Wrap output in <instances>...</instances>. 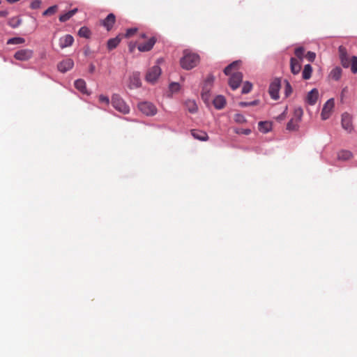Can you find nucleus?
<instances>
[{"instance_id": "obj_1", "label": "nucleus", "mask_w": 357, "mask_h": 357, "mask_svg": "<svg viewBox=\"0 0 357 357\" xmlns=\"http://www.w3.org/2000/svg\"><path fill=\"white\" fill-rule=\"evenodd\" d=\"M239 65V61H234L224 69V73L226 75H231V77L229 79V85L233 90H236L237 88H238L240 84L242 82V73L235 72V70L238 68Z\"/></svg>"}, {"instance_id": "obj_2", "label": "nucleus", "mask_w": 357, "mask_h": 357, "mask_svg": "<svg viewBox=\"0 0 357 357\" xmlns=\"http://www.w3.org/2000/svg\"><path fill=\"white\" fill-rule=\"evenodd\" d=\"M199 63V56L188 50L183 51V56L181 59V67L185 70H190Z\"/></svg>"}, {"instance_id": "obj_3", "label": "nucleus", "mask_w": 357, "mask_h": 357, "mask_svg": "<svg viewBox=\"0 0 357 357\" xmlns=\"http://www.w3.org/2000/svg\"><path fill=\"white\" fill-rule=\"evenodd\" d=\"M112 105L118 112H129L130 108L125 101L118 94H114L112 97Z\"/></svg>"}, {"instance_id": "obj_4", "label": "nucleus", "mask_w": 357, "mask_h": 357, "mask_svg": "<svg viewBox=\"0 0 357 357\" xmlns=\"http://www.w3.org/2000/svg\"><path fill=\"white\" fill-rule=\"evenodd\" d=\"M213 82H214V77L213 75H208L204 83L201 95H202V99L205 102H206L209 98L210 91L212 89Z\"/></svg>"}, {"instance_id": "obj_5", "label": "nucleus", "mask_w": 357, "mask_h": 357, "mask_svg": "<svg viewBox=\"0 0 357 357\" xmlns=\"http://www.w3.org/2000/svg\"><path fill=\"white\" fill-rule=\"evenodd\" d=\"M33 56V51L30 49H22L17 51L14 54V58L20 61H26L31 59Z\"/></svg>"}, {"instance_id": "obj_6", "label": "nucleus", "mask_w": 357, "mask_h": 357, "mask_svg": "<svg viewBox=\"0 0 357 357\" xmlns=\"http://www.w3.org/2000/svg\"><path fill=\"white\" fill-rule=\"evenodd\" d=\"M161 74V69L158 66H154L149 68L146 75V80L150 83H154Z\"/></svg>"}, {"instance_id": "obj_7", "label": "nucleus", "mask_w": 357, "mask_h": 357, "mask_svg": "<svg viewBox=\"0 0 357 357\" xmlns=\"http://www.w3.org/2000/svg\"><path fill=\"white\" fill-rule=\"evenodd\" d=\"M280 88V80L279 79H275L270 84L269 93L271 97L273 100H278L279 98V90Z\"/></svg>"}, {"instance_id": "obj_8", "label": "nucleus", "mask_w": 357, "mask_h": 357, "mask_svg": "<svg viewBox=\"0 0 357 357\" xmlns=\"http://www.w3.org/2000/svg\"><path fill=\"white\" fill-rule=\"evenodd\" d=\"M156 38L152 36L148 39V40L144 43H140L137 46L139 51L144 52L150 51L156 43Z\"/></svg>"}, {"instance_id": "obj_9", "label": "nucleus", "mask_w": 357, "mask_h": 357, "mask_svg": "<svg viewBox=\"0 0 357 357\" xmlns=\"http://www.w3.org/2000/svg\"><path fill=\"white\" fill-rule=\"evenodd\" d=\"M116 22V17L113 13H109L103 20L100 22V24L103 26L107 31H109Z\"/></svg>"}, {"instance_id": "obj_10", "label": "nucleus", "mask_w": 357, "mask_h": 357, "mask_svg": "<svg viewBox=\"0 0 357 357\" xmlns=\"http://www.w3.org/2000/svg\"><path fill=\"white\" fill-rule=\"evenodd\" d=\"M342 126L348 132H351L353 130L351 123V116L349 113H343L342 116Z\"/></svg>"}, {"instance_id": "obj_11", "label": "nucleus", "mask_w": 357, "mask_h": 357, "mask_svg": "<svg viewBox=\"0 0 357 357\" xmlns=\"http://www.w3.org/2000/svg\"><path fill=\"white\" fill-rule=\"evenodd\" d=\"M302 113H294V116L290 119L287 125V129L289 131L296 130L298 128V123L301 119Z\"/></svg>"}, {"instance_id": "obj_12", "label": "nucleus", "mask_w": 357, "mask_h": 357, "mask_svg": "<svg viewBox=\"0 0 357 357\" xmlns=\"http://www.w3.org/2000/svg\"><path fill=\"white\" fill-rule=\"evenodd\" d=\"M74 62L71 59H67L61 61L58 66V70L61 73H66L73 68Z\"/></svg>"}, {"instance_id": "obj_13", "label": "nucleus", "mask_w": 357, "mask_h": 357, "mask_svg": "<svg viewBox=\"0 0 357 357\" xmlns=\"http://www.w3.org/2000/svg\"><path fill=\"white\" fill-rule=\"evenodd\" d=\"M302 62L294 57L290 59V70L292 74L298 75L301 72Z\"/></svg>"}, {"instance_id": "obj_14", "label": "nucleus", "mask_w": 357, "mask_h": 357, "mask_svg": "<svg viewBox=\"0 0 357 357\" xmlns=\"http://www.w3.org/2000/svg\"><path fill=\"white\" fill-rule=\"evenodd\" d=\"M141 86V79L139 73H133L129 79L128 87L130 89L138 88Z\"/></svg>"}, {"instance_id": "obj_15", "label": "nucleus", "mask_w": 357, "mask_h": 357, "mask_svg": "<svg viewBox=\"0 0 357 357\" xmlns=\"http://www.w3.org/2000/svg\"><path fill=\"white\" fill-rule=\"evenodd\" d=\"M73 42H74L73 37L70 34H67V35H65V36H62L61 38H60L59 46L61 49H63V48L71 46L73 45Z\"/></svg>"}, {"instance_id": "obj_16", "label": "nucleus", "mask_w": 357, "mask_h": 357, "mask_svg": "<svg viewBox=\"0 0 357 357\" xmlns=\"http://www.w3.org/2000/svg\"><path fill=\"white\" fill-rule=\"evenodd\" d=\"M192 137L198 140L206 142L208 139L207 133L204 131L193 129L191 130Z\"/></svg>"}, {"instance_id": "obj_17", "label": "nucleus", "mask_w": 357, "mask_h": 357, "mask_svg": "<svg viewBox=\"0 0 357 357\" xmlns=\"http://www.w3.org/2000/svg\"><path fill=\"white\" fill-rule=\"evenodd\" d=\"M137 107L140 112H156L157 110L155 107L149 102H139Z\"/></svg>"}, {"instance_id": "obj_18", "label": "nucleus", "mask_w": 357, "mask_h": 357, "mask_svg": "<svg viewBox=\"0 0 357 357\" xmlns=\"http://www.w3.org/2000/svg\"><path fill=\"white\" fill-rule=\"evenodd\" d=\"M75 87L83 94L89 95L90 93L86 89V82L82 79H77L75 82Z\"/></svg>"}, {"instance_id": "obj_19", "label": "nucleus", "mask_w": 357, "mask_h": 357, "mask_svg": "<svg viewBox=\"0 0 357 357\" xmlns=\"http://www.w3.org/2000/svg\"><path fill=\"white\" fill-rule=\"evenodd\" d=\"M319 96L318 90L316 89H313L311 90L307 95L306 101L310 105H314L317 100Z\"/></svg>"}, {"instance_id": "obj_20", "label": "nucleus", "mask_w": 357, "mask_h": 357, "mask_svg": "<svg viewBox=\"0 0 357 357\" xmlns=\"http://www.w3.org/2000/svg\"><path fill=\"white\" fill-rule=\"evenodd\" d=\"M213 104L216 109H222L226 104V100L222 96H217L213 99Z\"/></svg>"}, {"instance_id": "obj_21", "label": "nucleus", "mask_w": 357, "mask_h": 357, "mask_svg": "<svg viewBox=\"0 0 357 357\" xmlns=\"http://www.w3.org/2000/svg\"><path fill=\"white\" fill-rule=\"evenodd\" d=\"M258 129L263 133H267L272 129V123L271 121H259Z\"/></svg>"}, {"instance_id": "obj_22", "label": "nucleus", "mask_w": 357, "mask_h": 357, "mask_svg": "<svg viewBox=\"0 0 357 357\" xmlns=\"http://www.w3.org/2000/svg\"><path fill=\"white\" fill-rule=\"evenodd\" d=\"M312 73V67L310 64L304 66V68L302 71V77L303 79L307 80L311 77Z\"/></svg>"}, {"instance_id": "obj_23", "label": "nucleus", "mask_w": 357, "mask_h": 357, "mask_svg": "<svg viewBox=\"0 0 357 357\" xmlns=\"http://www.w3.org/2000/svg\"><path fill=\"white\" fill-rule=\"evenodd\" d=\"M121 42V38L119 36H116L113 38H110L107 41V47L109 50H112L113 49L116 48L119 43Z\"/></svg>"}, {"instance_id": "obj_24", "label": "nucleus", "mask_w": 357, "mask_h": 357, "mask_svg": "<svg viewBox=\"0 0 357 357\" xmlns=\"http://www.w3.org/2000/svg\"><path fill=\"white\" fill-rule=\"evenodd\" d=\"M352 158V153L349 151L342 150L337 154V158L340 160H348Z\"/></svg>"}, {"instance_id": "obj_25", "label": "nucleus", "mask_w": 357, "mask_h": 357, "mask_svg": "<svg viewBox=\"0 0 357 357\" xmlns=\"http://www.w3.org/2000/svg\"><path fill=\"white\" fill-rule=\"evenodd\" d=\"M77 12V8H74L66 13L60 15L59 21L61 22H64L70 19Z\"/></svg>"}, {"instance_id": "obj_26", "label": "nucleus", "mask_w": 357, "mask_h": 357, "mask_svg": "<svg viewBox=\"0 0 357 357\" xmlns=\"http://www.w3.org/2000/svg\"><path fill=\"white\" fill-rule=\"evenodd\" d=\"M185 106L188 112H196L198 109L196 102L193 100H186L185 102Z\"/></svg>"}, {"instance_id": "obj_27", "label": "nucleus", "mask_w": 357, "mask_h": 357, "mask_svg": "<svg viewBox=\"0 0 357 357\" xmlns=\"http://www.w3.org/2000/svg\"><path fill=\"white\" fill-rule=\"evenodd\" d=\"M91 34V31L86 26L81 27L78 31V35L82 38H89Z\"/></svg>"}, {"instance_id": "obj_28", "label": "nucleus", "mask_w": 357, "mask_h": 357, "mask_svg": "<svg viewBox=\"0 0 357 357\" xmlns=\"http://www.w3.org/2000/svg\"><path fill=\"white\" fill-rule=\"evenodd\" d=\"M341 75L342 69L339 67L333 68L330 73L331 77L335 80H338L341 77Z\"/></svg>"}, {"instance_id": "obj_29", "label": "nucleus", "mask_w": 357, "mask_h": 357, "mask_svg": "<svg viewBox=\"0 0 357 357\" xmlns=\"http://www.w3.org/2000/svg\"><path fill=\"white\" fill-rule=\"evenodd\" d=\"M305 49L303 47H299L295 49L294 54L295 58L298 59L299 61H303V58L305 57Z\"/></svg>"}, {"instance_id": "obj_30", "label": "nucleus", "mask_w": 357, "mask_h": 357, "mask_svg": "<svg viewBox=\"0 0 357 357\" xmlns=\"http://www.w3.org/2000/svg\"><path fill=\"white\" fill-rule=\"evenodd\" d=\"M335 105V101L333 98H331L325 103L322 112H331Z\"/></svg>"}, {"instance_id": "obj_31", "label": "nucleus", "mask_w": 357, "mask_h": 357, "mask_svg": "<svg viewBox=\"0 0 357 357\" xmlns=\"http://www.w3.org/2000/svg\"><path fill=\"white\" fill-rule=\"evenodd\" d=\"M25 42L24 38L21 37H15L12 38L8 40L7 44L8 45H18V44H22Z\"/></svg>"}, {"instance_id": "obj_32", "label": "nucleus", "mask_w": 357, "mask_h": 357, "mask_svg": "<svg viewBox=\"0 0 357 357\" xmlns=\"http://www.w3.org/2000/svg\"><path fill=\"white\" fill-rule=\"evenodd\" d=\"M8 23L12 28H17L21 24V20L18 17H14L10 18Z\"/></svg>"}, {"instance_id": "obj_33", "label": "nucleus", "mask_w": 357, "mask_h": 357, "mask_svg": "<svg viewBox=\"0 0 357 357\" xmlns=\"http://www.w3.org/2000/svg\"><path fill=\"white\" fill-rule=\"evenodd\" d=\"M350 66L351 72L354 74L357 73V56H351Z\"/></svg>"}, {"instance_id": "obj_34", "label": "nucleus", "mask_w": 357, "mask_h": 357, "mask_svg": "<svg viewBox=\"0 0 357 357\" xmlns=\"http://www.w3.org/2000/svg\"><path fill=\"white\" fill-rule=\"evenodd\" d=\"M57 9H58V7L56 5L50 6L46 10H45L43 12V15L47 16V15H53L57 11Z\"/></svg>"}, {"instance_id": "obj_35", "label": "nucleus", "mask_w": 357, "mask_h": 357, "mask_svg": "<svg viewBox=\"0 0 357 357\" xmlns=\"http://www.w3.org/2000/svg\"><path fill=\"white\" fill-rule=\"evenodd\" d=\"M252 88V84L249 82H245L243 84V88H242V93L246 94L248 93Z\"/></svg>"}, {"instance_id": "obj_36", "label": "nucleus", "mask_w": 357, "mask_h": 357, "mask_svg": "<svg viewBox=\"0 0 357 357\" xmlns=\"http://www.w3.org/2000/svg\"><path fill=\"white\" fill-rule=\"evenodd\" d=\"M234 120L236 122L239 123H243L245 122V119L244 116L241 113H236L234 116Z\"/></svg>"}, {"instance_id": "obj_37", "label": "nucleus", "mask_w": 357, "mask_h": 357, "mask_svg": "<svg viewBox=\"0 0 357 357\" xmlns=\"http://www.w3.org/2000/svg\"><path fill=\"white\" fill-rule=\"evenodd\" d=\"M98 100L100 103L105 104L106 105H108L109 104V98L104 95H100L98 96Z\"/></svg>"}, {"instance_id": "obj_38", "label": "nucleus", "mask_w": 357, "mask_h": 357, "mask_svg": "<svg viewBox=\"0 0 357 357\" xmlns=\"http://www.w3.org/2000/svg\"><path fill=\"white\" fill-rule=\"evenodd\" d=\"M340 60L341 63L344 68H349L350 66L351 59H349L348 56L340 59Z\"/></svg>"}, {"instance_id": "obj_39", "label": "nucleus", "mask_w": 357, "mask_h": 357, "mask_svg": "<svg viewBox=\"0 0 357 357\" xmlns=\"http://www.w3.org/2000/svg\"><path fill=\"white\" fill-rule=\"evenodd\" d=\"M259 103V100H254L250 102H240L238 105L241 107H245V106H251V105H256Z\"/></svg>"}, {"instance_id": "obj_40", "label": "nucleus", "mask_w": 357, "mask_h": 357, "mask_svg": "<svg viewBox=\"0 0 357 357\" xmlns=\"http://www.w3.org/2000/svg\"><path fill=\"white\" fill-rule=\"evenodd\" d=\"M339 53H340V59H342V58H344V57H347V50L343 46H340L339 47Z\"/></svg>"}, {"instance_id": "obj_41", "label": "nucleus", "mask_w": 357, "mask_h": 357, "mask_svg": "<svg viewBox=\"0 0 357 357\" xmlns=\"http://www.w3.org/2000/svg\"><path fill=\"white\" fill-rule=\"evenodd\" d=\"M339 53H340V59H342V58H344V57H347V50L343 46H340L339 47Z\"/></svg>"}, {"instance_id": "obj_42", "label": "nucleus", "mask_w": 357, "mask_h": 357, "mask_svg": "<svg viewBox=\"0 0 357 357\" xmlns=\"http://www.w3.org/2000/svg\"><path fill=\"white\" fill-rule=\"evenodd\" d=\"M305 57L309 61H314V60L316 58V54L313 52H307V53L305 55Z\"/></svg>"}, {"instance_id": "obj_43", "label": "nucleus", "mask_w": 357, "mask_h": 357, "mask_svg": "<svg viewBox=\"0 0 357 357\" xmlns=\"http://www.w3.org/2000/svg\"><path fill=\"white\" fill-rule=\"evenodd\" d=\"M180 89V86L178 83L173 82L169 84V90L172 92H176L178 91Z\"/></svg>"}, {"instance_id": "obj_44", "label": "nucleus", "mask_w": 357, "mask_h": 357, "mask_svg": "<svg viewBox=\"0 0 357 357\" xmlns=\"http://www.w3.org/2000/svg\"><path fill=\"white\" fill-rule=\"evenodd\" d=\"M292 91L291 86L289 82L286 81V86H285V96L286 97H288Z\"/></svg>"}, {"instance_id": "obj_45", "label": "nucleus", "mask_w": 357, "mask_h": 357, "mask_svg": "<svg viewBox=\"0 0 357 357\" xmlns=\"http://www.w3.org/2000/svg\"><path fill=\"white\" fill-rule=\"evenodd\" d=\"M136 32H137V29H135V28L129 29L127 30L125 36H126V37L129 38V37L133 36Z\"/></svg>"}, {"instance_id": "obj_46", "label": "nucleus", "mask_w": 357, "mask_h": 357, "mask_svg": "<svg viewBox=\"0 0 357 357\" xmlns=\"http://www.w3.org/2000/svg\"><path fill=\"white\" fill-rule=\"evenodd\" d=\"M251 132V130L250 129H237L236 130V133L237 134H244V135H249Z\"/></svg>"}, {"instance_id": "obj_47", "label": "nucleus", "mask_w": 357, "mask_h": 357, "mask_svg": "<svg viewBox=\"0 0 357 357\" xmlns=\"http://www.w3.org/2000/svg\"><path fill=\"white\" fill-rule=\"evenodd\" d=\"M40 3H41V2L39 0L33 1L31 3V8H33V9H37V8H38L40 7Z\"/></svg>"}, {"instance_id": "obj_48", "label": "nucleus", "mask_w": 357, "mask_h": 357, "mask_svg": "<svg viewBox=\"0 0 357 357\" xmlns=\"http://www.w3.org/2000/svg\"><path fill=\"white\" fill-rule=\"evenodd\" d=\"M331 113H321V118L322 120H326L329 119Z\"/></svg>"}, {"instance_id": "obj_49", "label": "nucleus", "mask_w": 357, "mask_h": 357, "mask_svg": "<svg viewBox=\"0 0 357 357\" xmlns=\"http://www.w3.org/2000/svg\"><path fill=\"white\" fill-rule=\"evenodd\" d=\"M8 14V13L6 10H0V17H5Z\"/></svg>"}, {"instance_id": "obj_50", "label": "nucleus", "mask_w": 357, "mask_h": 357, "mask_svg": "<svg viewBox=\"0 0 357 357\" xmlns=\"http://www.w3.org/2000/svg\"><path fill=\"white\" fill-rule=\"evenodd\" d=\"M8 3H15V2H17L19 1L20 0H6Z\"/></svg>"}, {"instance_id": "obj_51", "label": "nucleus", "mask_w": 357, "mask_h": 357, "mask_svg": "<svg viewBox=\"0 0 357 357\" xmlns=\"http://www.w3.org/2000/svg\"><path fill=\"white\" fill-rule=\"evenodd\" d=\"M94 68H95L94 66L91 65V68H90L91 72H93L94 70Z\"/></svg>"}, {"instance_id": "obj_52", "label": "nucleus", "mask_w": 357, "mask_h": 357, "mask_svg": "<svg viewBox=\"0 0 357 357\" xmlns=\"http://www.w3.org/2000/svg\"><path fill=\"white\" fill-rule=\"evenodd\" d=\"M141 37H142V38H146V34H144V33H142V34H141Z\"/></svg>"}, {"instance_id": "obj_53", "label": "nucleus", "mask_w": 357, "mask_h": 357, "mask_svg": "<svg viewBox=\"0 0 357 357\" xmlns=\"http://www.w3.org/2000/svg\"><path fill=\"white\" fill-rule=\"evenodd\" d=\"M148 116H153L155 113L151 112V113H146Z\"/></svg>"}]
</instances>
